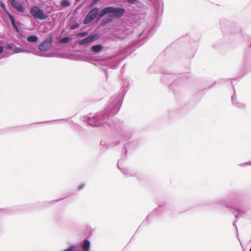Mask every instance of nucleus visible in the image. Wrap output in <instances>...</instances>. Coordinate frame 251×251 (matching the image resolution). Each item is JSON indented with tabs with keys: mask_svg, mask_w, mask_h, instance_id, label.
I'll return each instance as SVG.
<instances>
[{
	"mask_svg": "<svg viewBox=\"0 0 251 251\" xmlns=\"http://www.w3.org/2000/svg\"><path fill=\"white\" fill-rule=\"evenodd\" d=\"M91 43H92V41L89 35L82 39H80L78 41V43L80 45H84Z\"/></svg>",
	"mask_w": 251,
	"mask_h": 251,
	"instance_id": "26",
	"label": "nucleus"
},
{
	"mask_svg": "<svg viewBox=\"0 0 251 251\" xmlns=\"http://www.w3.org/2000/svg\"><path fill=\"white\" fill-rule=\"evenodd\" d=\"M161 73L163 74L161 77V81L164 84L169 83L170 81L173 80L170 84L169 88L172 90L175 95L176 92V90L178 88L184 81L191 78V75L188 73L185 74H174L171 71L164 69Z\"/></svg>",
	"mask_w": 251,
	"mask_h": 251,
	"instance_id": "2",
	"label": "nucleus"
},
{
	"mask_svg": "<svg viewBox=\"0 0 251 251\" xmlns=\"http://www.w3.org/2000/svg\"><path fill=\"white\" fill-rule=\"evenodd\" d=\"M0 7L3 10L5 14L8 16L12 26L17 30H19V28L16 23V19L15 16L7 9L6 5L2 0H0Z\"/></svg>",
	"mask_w": 251,
	"mask_h": 251,
	"instance_id": "13",
	"label": "nucleus"
},
{
	"mask_svg": "<svg viewBox=\"0 0 251 251\" xmlns=\"http://www.w3.org/2000/svg\"><path fill=\"white\" fill-rule=\"evenodd\" d=\"M110 14L114 18H120L124 15L126 9L123 7L111 6H110Z\"/></svg>",
	"mask_w": 251,
	"mask_h": 251,
	"instance_id": "12",
	"label": "nucleus"
},
{
	"mask_svg": "<svg viewBox=\"0 0 251 251\" xmlns=\"http://www.w3.org/2000/svg\"><path fill=\"white\" fill-rule=\"evenodd\" d=\"M130 81L124 79L120 91L112 96L109 101L107 107L101 112L97 113L93 117L84 116L83 120L88 123V125L94 127L107 126L113 130H120L119 135L124 141H128L131 137V131L123 127V122L115 119L110 120L111 117L116 115L120 110L124 98L129 88Z\"/></svg>",
	"mask_w": 251,
	"mask_h": 251,
	"instance_id": "1",
	"label": "nucleus"
},
{
	"mask_svg": "<svg viewBox=\"0 0 251 251\" xmlns=\"http://www.w3.org/2000/svg\"><path fill=\"white\" fill-rule=\"evenodd\" d=\"M85 186V184H84L82 183V184H81L80 185H79V186L77 187V188H76V190L77 191H78H78H80L82 190L84 188Z\"/></svg>",
	"mask_w": 251,
	"mask_h": 251,
	"instance_id": "39",
	"label": "nucleus"
},
{
	"mask_svg": "<svg viewBox=\"0 0 251 251\" xmlns=\"http://www.w3.org/2000/svg\"><path fill=\"white\" fill-rule=\"evenodd\" d=\"M101 0H92L89 3L88 6L93 7L96 5L98 2Z\"/></svg>",
	"mask_w": 251,
	"mask_h": 251,
	"instance_id": "35",
	"label": "nucleus"
},
{
	"mask_svg": "<svg viewBox=\"0 0 251 251\" xmlns=\"http://www.w3.org/2000/svg\"><path fill=\"white\" fill-rule=\"evenodd\" d=\"M29 12L32 16L35 19L44 20L48 17V15L45 13L44 11L40 7L36 5L31 7Z\"/></svg>",
	"mask_w": 251,
	"mask_h": 251,
	"instance_id": "7",
	"label": "nucleus"
},
{
	"mask_svg": "<svg viewBox=\"0 0 251 251\" xmlns=\"http://www.w3.org/2000/svg\"><path fill=\"white\" fill-rule=\"evenodd\" d=\"M7 3L19 13H24L26 10L24 3L17 0H7Z\"/></svg>",
	"mask_w": 251,
	"mask_h": 251,
	"instance_id": "10",
	"label": "nucleus"
},
{
	"mask_svg": "<svg viewBox=\"0 0 251 251\" xmlns=\"http://www.w3.org/2000/svg\"><path fill=\"white\" fill-rule=\"evenodd\" d=\"M139 43H136L135 46H136V47H140V46L142 45L144 43V42L143 41H139Z\"/></svg>",
	"mask_w": 251,
	"mask_h": 251,
	"instance_id": "42",
	"label": "nucleus"
},
{
	"mask_svg": "<svg viewBox=\"0 0 251 251\" xmlns=\"http://www.w3.org/2000/svg\"><path fill=\"white\" fill-rule=\"evenodd\" d=\"M49 121H46V122H39V123H34V124H40V123H47V122H49Z\"/></svg>",
	"mask_w": 251,
	"mask_h": 251,
	"instance_id": "47",
	"label": "nucleus"
},
{
	"mask_svg": "<svg viewBox=\"0 0 251 251\" xmlns=\"http://www.w3.org/2000/svg\"><path fill=\"white\" fill-rule=\"evenodd\" d=\"M169 116L170 117H173V111H170L169 113Z\"/></svg>",
	"mask_w": 251,
	"mask_h": 251,
	"instance_id": "45",
	"label": "nucleus"
},
{
	"mask_svg": "<svg viewBox=\"0 0 251 251\" xmlns=\"http://www.w3.org/2000/svg\"><path fill=\"white\" fill-rule=\"evenodd\" d=\"M121 143V141L120 140H115V141H111L110 143H109L108 145H107V148H106V149H107V148H113L114 147H115V146H117L118 145H119Z\"/></svg>",
	"mask_w": 251,
	"mask_h": 251,
	"instance_id": "30",
	"label": "nucleus"
},
{
	"mask_svg": "<svg viewBox=\"0 0 251 251\" xmlns=\"http://www.w3.org/2000/svg\"><path fill=\"white\" fill-rule=\"evenodd\" d=\"M72 39V37L70 36H64L61 38V42L63 43H67L71 41Z\"/></svg>",
	"mask_w": 251,
	"mask_h": 251,
	"instance_id": "32",
	"label": "nucleus"
},
{
	"mask_svg": "<svg viewBox=\"0 0 251 251\" xmlns=\"http://www.w3.org/2000/svg\"><path fill=\"white\" fill-rule=\"evenodd\" d=\"M121 61L115 56H109L108 59L107 64L109 68L114 69H116Z\"/></svg>",
	"mask_w": 251,
	"mask_h": 251,
	"instance_id": "16",
	"label": "nucleus"
},
{
	"mask_svg": "<svg viewBox=\"0 0 251 251\" xmlns=\"http://www.w3.org/2000/svg\"><path fill=\"white\" fill-rule=\"evenodd\" d=\"M251 165V161H248V162H245V163H241L239 164L240 166H242V167H244L246 165Z\"/></svg>",
	"mask_w": 251,
	"mask_h": 251,
	"instance_id": "40",
	"label": "nucleus"
},
{
	"mask_svg": "<svg viewBox=\"0 0 251 251\" xmlns=\"http://www.w3.org/2000/svg\"><path fill=\"white\" fill-rule=\"evenodd\" d=\"M243 251H244V250H243Z\"/></svg>",
	"mask_w": 251,
	"mask_h": 251,
	"instance_id": "52",
	"label": "nucleus"
},
{
	"mask_svg": "<svg viewBox=\"0 0 251 251\" xmlns=\"http://www.w3.org/2000/svg\"><path fill=\"white\" fill-rule=\"evenodd\" d=\"M133 144H135V145L136 146L138 144V141H134L131 142H127L126 143L124 144L122 150V156L124 158L126 157V154L127 153V148H130V147Z\"/></svg>",
	"mask_w": 251,
	"mask_h": 251,
	"instance_id": "17",
	"label": "nucleus"
},
{
	"mask_svg": "<svg viewBox=\"0 0 251 251\" xmlns=\"http://www.w3.org/2000/svg\"><path fill=\"white\" fill-rule=\"evenodd\" d=\"M114 20V18L110 14L107 15L104 18H102L100 21V25L102 26H105L106 25L111 23Z\"/></svg>",
	"mask_w": 251,
	"mask_h": 251,
	"instance_id": "20",
	"label": "nucleus"
},
{
	"mask_svg": "<svg viewBox=\"0 0 251 251\" xmlns=\"http://www.w3.org/2000/svg\"><path fill=\"white\" fill-rule=\"evenodd\" d=\"M251 72V56L249 54L248 52L247 51L245 54L244 64L243 68L241 71V75L239 77L234 78L233 79L223 78L219 79L217 81H215L212 84L210 85L208 89H210L213 87L216 83L218 84H223L225 82H228L231 80H237L239 81L240 79L245 75H247L250 72Z\"/></svg>",
	"mask_w": 251,
	"mask_h": 251,
	"instance_id": "4",
	"label": "nucleus"
},
{
	"mask_svg": "<svg viewBox=\"0 0 251 251\" xmlns=\"http://www.w3.org/2000/svg\"><path fill=\"white\" fill-rule=\"evenodd\" d=\"M3 41L0 40V54H1V57H6L9 56L12 53L4 50V46L2 45Z\"/></svg>",
	"mask_w": 251,
	"mask_h": 251,
	"instance_id": "22",
	"label": "nucleus"
},
{
	"mask_svg": "<svg viewBox=\"0 0 251 251\" xmlns=\"http://www.w3.org/2000/svg\"><path fill=\"white\" fill-rule=\"evenodd\" d=\"M237 220H236V221H235V222H234V223H233V225L234 226H235L236 228H237L236 225V222H237Z\"/></svg>",
	"mask_w": 251,
	"mask_h": 251,
	"instance_id": "46",
	"label": "nucleus"
},
{
	"mask_svg": "<svg viewBox=\"0 0 251 251\" xmlns=\"http://www.w3.org/2000/svg\"><path fill=\"white\" fill-rule=\"evenodd\" d=\"M233 104L237 108L241 109V110H245L246 109V104L241 102H239L238 100L234 102Z\"/></svg>",
	"mask_w": 251,
	"mask_h": 251,
	"instance_id": "28",
	"label": "nucleus"
},
{
	"mask_svg": "<svg viewBox=\"0 0 251 251\" xmlns=\"http://www.w3.org/2000/svg\"><path fill=\"white\" fill-rule=\"evenodd\" d=\"M159 57H158L153 64L149 68L148 71L150 74H156L158 73H161L162 71L164 69L158 62Z\"/></svg>",
	"mask_w": 251,
	"mask_h": 251,
	"instance_id": "14",
	"label": "nucleus"
},
{
	"mask_svg": "<svg viewBox=\"0 0 251 251\" xmlns=\"http://www.w3.org/2000/svg\"><path fill=\"white\" fill-rule=\"evenodd\" d=\"M219 25L224 37L230 41L234 36L242 32L240 25L225 18L219 20Z\"/></svg>",
	"mask_w": 251,
	"mask_h": 251,
	"instance_id": "3",
	"label": "nucleus"
},
{
	"mask_svg": "<svg viewBox=\"0 0 251 251\" xmlns=\"http://www.w3.org/2000/svg\"><path fill=\"white\" fill-rule=\"evenodd\" d=\"M89 36L90 37V39L92 42L97 41L101 38V35L97 31L93 32L89 35Z\"/></svg>",
	"mask_w": 251,
	"mask_h": 251,
	"instance_id": "25",
	"label": "nucleus"
},
{
	"mask_svg": "<svg viewBox=\"0 0 251 251\" xmlns=\"http://www.w3.org/2000/svg\"><path fill=\"white\" fill-rule=\"evenodd\" d=\"M153 5L157 20L159 15L163 14V2L162 0H154Z\"/></svg>",
	"mask_w": 251,
	"mask_h": 251,
	"instance_id": "15",
	"label": "nucleus"
},
{
	"mask_svg": "<svg viewBox=\"0 0 251 251\" xmlns=\"http://www.w3.org/2000/svg\"><path fill=\"white\" fill-rule=\"evenodd\" d=\"M136 43H138V41H137V42L135 43V45Z\"/></svg>",
	"mask_w": 251,
	"mask_h": 251,
	"instance_id": "51",
	"label": "nucleus"
},
{
	"mask_svg": "<svg viewBox=\"0 0 251 251\" xmlns=\"http://www.w3.org/2000/svg\"><path fill=\"white\" fill-rule=\"evenodd\" d=\"M119 161L120 160H119L118 161V163H117V167L121 171V172L126 177H128V176H135L137 178V176H136V175L135 174H132L128 169H127L126 168H124V167H121L120 166H119Z\"/></svg>",
	"mask_w": 251,
	"mask_h": 251,
	"instance_id": "21",
	"label": "nucleus"
},
{
	"mask_svg": "<svg viewBox=\"0 0 251 251\" xmlns=\"http://www.w3.org/2000/svg\"><path fill=\"white\" fill-rule=\"evenodd\" d=\"M2 45L4 46V50H6V49L13 51L15 53L20 52H28L33 53L31 50L24 48L19 47L16 46L14 43H11L7 44L5 41H3Z\"/></svg>",
	"mask_w": 251,
	"mask_h": 251,
	"instance_id": "8",
	"label": "nucleus"
},
{
	"mask_svg": "<svg viewBox=\"0 0 251 251\" xmlns=\"http://www.w3.org/2000/svg\"><path fill=\"white\" fill-rule=\"evenodd\" d=\"M26 39L28 43L36 44L39 40V37L35 34H31L27 36Z\"/></svg>",
	"mask_w": 251,
	"mask_h": 251,
	"instance_id": "24",
	"label": "nucleus"
},
{
	"mask_svg": "<svg viewBox=\"0 0 251 251\" xmlns=\"http://www.w3.org/2000/svg\"><path fill=\"white\" fill-rule=\"evenodd\" d=\"M53 36L50 33L45 39L38 45V49L41 51L48 50L51 47L52 43Z\"/></svg>",
	"mask_w": 251,
	"mask_h": 251,
	"instance_id": "9",
	"label": "nucleus"
},
{
	"mask_svg": "<svg viewBox=\"0 0 251 251\" xmlns=\"http://www.w3.org/2000/svg\"><path fill=\"white\" fill-rule=\"evenodd\" d=\"M92 7L83 20L82 23L84 25H88L94 20H95L97 23L100 22L99 18H98L99 7L95 6Z\"/></svg>",
	"mask_w": 251,
	"mask_h": 251,
	"instance_id": "6",
	"label": "nucleus"
},
{
	"mask_svg": "<svg viewBox=\"0 0 251 251\" xmlns=\"http://www.w3.org/2000/svg\"><path fill=\"white\" fill-rule=\"evenodd\" d=\"M232 209H234L238 212V213L235 214V217L237 219V220L242 217V214L246 213V212L242 210L241 208H237L235 206Z\"/></svg>",
	"mask_w": 251,
	"mask_h": 251,
	"instance_id": "27",
	"label": "nucleus"
},
{
	"mask_svg": "<svg viewBox=\"0 0 251 251\" xmlns=\"http://www.w3.org/2000/svg\"><path fill=\"white\" fill-rule=\"evenodd\" d=\"M75 246L76 251H90L91 242L89 239H84Z\"/></svg>",
	"mask_w": 251,
	"mask_h": 251,
	"instance_id": "11",
	"label": "nucleus"
},
{
	"mask_svg": "<svg viewBox=\"0 0 251 251\" xmlns=\"http://www.w3.org/2000/svg\"><path fill=\"white\" fill-rule=\"evenodd\" d=\"M214 204H220L224 206L229 209H232L235 207L233 205H230L227 201L224 200L212 201L208 204L209 205H212Z\"/></svg>",
	"mask_w": 251,
	"mask_h": 251,
	"instance_id": "18",
	"label": "nucleus"
},
{
	"mask_svg": "<svg viewBox=\"0 0 251 251\" xmlns=\"http://www.w3.org/2000/svg\"><path fill=\"white\" fill-rule=\"evenodd\" d=\"M103 48V46L101 44L94 45L91 47V51L94 53H98L100 52Z\"/></svg>",
	"mask_w": 251,
	"mask_h": 251,
	"instance_id": "23",
	"label": "nucleus"
},
{
	"mask_svg": "<svg viewBox=\"0 0 251 251\" xmlns=\"http://www.w3.org/2000/svg\"><path fill=\"white\" fill-rule=\"evenodd\" d=\"M142 34H143V32H142V33L140 34H139V37H140V36H141V35H142Z\"/></svg>",
	"mask_w": 251,
	"mask_h": 251,
	"instance_id": "50",
	"label": "nucleus"
},
{
	"mask_svg": "<svg viewBox=\"0 0 251 251\" xmlns=\"http://www.w3.org/2000/svg\"><path fill=\"white\" fill-rule=\"evenodd\" d=\"M93 235V231L92 228L87 229L84 232L85 239H89Z\"/></svg>",
	"mask_w": 251,
	"mask_h": 251,
	"instance_id": "29",
	"label": "nucleus"
},
{
	"mask_svg": "<svg viewBox=\"0 0 251 251\" xmlns=\"http://www.w3.org/2000/svg\"><path fill=\"white\" fill-rule=\"evenodd\" d=\"M102 69L104 70L105 75L106 77V78H107V72L106 70H105L106 69L105 68H102Z\"/></svg>",
	"mask_w": 251,
	"mask_h": 251,
	"instance_id": "44",
	"label": "nucleus"
},
{
	"mask_svg": "<svg viewBox=\"0 0 251 251\" xmlns=\"http://www.w3.org/2000/svg\"><path fill=\"white\" fill-rule=\"evenodd\" d=\"M100 145L101 146H104L106 145V143H105V142L104 141L101 140L100 142Z\"/></svg>",
	"mask_w": 251,
	"mask_h": 251,
	"instance_id": "43",
	"label": "nucleus"
},
{
	"mask_svg": "<svg viewBox=\"0 0 251 251\" xmlns=\"http://www.w3.org/2000/svg\"><path fill=\"white\" fill-rule=\"evenodd\" d=\"M170 210V205L167 202H163L160 203L158 207L155 208L150 214L147 216L146 219L143 221L142 224L139 226L137 230L139 229L142 225L145 224H150L151 223V218L158 217L163 214L165 210Z\"/></svg>",
	"mask_w": 251,
	"mask_h": 251,
	"instance_id": "5",
	"label": "nucleus"
},
{
	"mask_svg": "<svg viewBox=\"0 0 251 251\" xmlns=\"http://www.w3.org/2000/svg\"><path fill=\"white\" fill-rule=\"evenodd\" d=\"M155 28V24H154L152 27L150 29L149 31H148L147 36L148 37H150L152 35V32L154 31V29Z\"/></svg>",
	"mask_w": 251,
	"mask_h": 251,
	"instance_id": "36",
	"label": "nucleus"
},
{
	"mask_svg": "<svg viewBox=\"0 0 251 251\" xmlns=\"http://www.w3.org/2000/svg\"><path fill=\"white\" fill-rule=\"evenodd\" d=\"M83 33H84V35H86V34H88V33H87V32H84Z\"/></svg>",
	"mask_w": 251,
	"mask_h": 251,
	"instance_id": "49",
	"label": "nucleus"
},
{
	"mask_svg": "<svg viewBox=\"0 0 251 251\" xmlns=\"http://www.w3.org/2000/svg\"><path fill=\"white\" fill-rule=\"evenodd\" d=\"M64 199V198H62V199H57V200H56L52 201H45V202H44V203H45V204H47V203H48V204L50 203H51V202H52V201H61V200H63Z\"/></svg>",
	"mask_w": 251,
	"mask_h": 251,
	"instance_id": "41",
	"label": "nucleus"
},
{
	"mask_svg": "<svg viewBox=\"0 0 251 251\" xmlns=\"http://www.w3.org/2000/svg\"><path fill=\"white\" fill-rule=\"evenodd\" d=\"M230 83H231V84L233 89H234V86L232 82H231ZM234 90H235V89H234ZM231 101H232V103H234V102H235L236 101H237V96H236V95L235 94V91H234V94L231 97Z\"/></svg>",
	"mask_w": 251,
	"mask_h": 251,
	"instance_id": "34",
	"label": "nucleus"
},
{
	"mask_svg": "<svg viewBox=\"0 0 251 251\" xmlns=\"http://www.w3.org/2000/svg\"><path fill=\"white\" fill-rule=\"evenodd\" d=\"M62 251H76L75 250V244H72L67 248L62 250Z\"/></svg>",
	"mask_w": 251,
	"mask_h": 251,
	"instance_id": "33",
	"label": "nucleus"
},
{
	"mask_svg": "<svg viewBox=\"0 0 251 251\" xmlns=\"http://www.w3.org/2000/svg\"><path fill=\"white\" fill-rule=\"evenodd\" d=\"M126 2L129 3L130 4H138L139 2V0H124Z\"/></svg>",
	"mask_w": 251,
	"mask_h": 251,
	"instance_id": "38",
	"label": "nucleus"
},
{
	"mask_svg": "<svg viewBox=\"0 0 251 251\" xmlns=\"http://www.w3.org/2000/svg\"><path fill=\"white\" fill-rule=\"evenodd\" d=\"M66 120H67V119H62L56 120V121Z\"/></svg>",
	"mask_w": 251,
	"mask_h": 251,
	"instance_id": "48",
	"label": "nucleus"
},
{
	"mask_svg": "<svg viewBox=\"0 0 251 251\" xmlns=\"http://www.w3.org/2000/svg\"><path fill=\"white\" fill-rule=\"evenodd\" d=\"M80 26V24L78 22H75L71 26V28L72 29H75L78 28Z\"/></svg>",
	"mask_w": 251,
	"mask_h": 251,
	"instance_id": "37",
	"label": "nucleus"
},
{
	"mask_svg": "<svg viewBox=\"0 0 251 251\" xmlns=\"http://www.w3.org/2000/svg\"><path fill=\"white\" fill-rule=\"evenodd\" d=\"M71 2L68 0H62L60 4L64 7H68L71 5Z\"/></svg>",
	"mask_w": 251,
	"mask_h": 251,
	"instance_id": "31",
	"label": "nucleus"
},
{
	"mask_svg": "<svg viewBox=\"0 0 251 251\" xmlns=\"http://www.w3.org/2000/svg\"><path fill=\"white\" fill-rule=\"evenodd\" d=\"M110 14V6L104 7V8L100 9L99 7V12L98 18H99L100 21L104 16Z\"/></svg>",
	"mask_w": 251,
	"mask_h": 251,
	"instance_id": "19",
	"label": "nucleus"
}]
</instances>
